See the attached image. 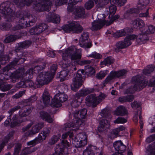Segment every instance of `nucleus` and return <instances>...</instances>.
<instances>
[{
	"instance_id": "obj_33",
	"label": "nucleus",
	"mask_w": 155,
	"mask_h": 155,
	"mask_svg": "<svg viewBox=\"0 0 155 155\" xmlns=\"http://www.w3.org/2000/svg\"><path fill=\"white\" fill-rule=\"evenodd\" d=\"M114 62V59L111 56H109L105 58L103 61L101 62L102 65L108 66L113 64Z\"/></svg>"
},
{
	"instance_id": "obj_55",
	"label": "nucleus",
	"mask_w": 155,
	"mask_h": 155,
	"mask_svg": "<svg viewBox=\"0 0 155 155\" xmlns=\"http://www.w3.org/2000/svg\"><path fill=\"white\" fill-rule=\"evenodd\" d=\"M21 148V145L20 143H17L15 146L14 155H18Z\"/></svg>"
},
{
	"instance_id": "obj_53",
	"label": "nucleus",
	"mask_w": 155,
	"mask_h": 155,
	"mask_svg": "<svg viewBox=\"0 0 155 155\" xmlns=\"http://www.w3.org/2000/svg\"><path fill=\"white\" fill-rule=\"evenodd\" d=\"M73 2H71V0H69V2L68 4L67 9L68 11L69 12H71L74 11V6L75 4H74Z\"/></svg>"
},
{
	"instance_id": "obj_18",
	"label": "nucleus",
	"mask_w": 155,
	"mask_h": 155,
	"mask_svg": "<svg viewBox=\"0 0 155 155\" xmlns=\"http://www.w3.org/2000/svg\"><path fill=\"white\" fill-rule=\"evenodd\" d=\"M140 12L139 9L136 8H129L124 13L126 19L131 20L134 14H138Z\"/></svg>"
},
{
	"instance_id": "obj_52",
	"label": "nucleus",
	"mask_w": 155,
	"mask_h": 155,
	"mask_svg": "<svg viewBox=\"0 0 155 155\" xmlns=\"http://www.w3.org/2000/svg\"><path fill=\"white\" fill-rule=\"evenodd\" d=\"M73 99L71 102V104L72 107H78L79 105V102L77 100V97L75 96V95L73 96Z\"/></svg>"
},
{
	"instance_id": "obj_16",
	"label": "nucleus",
	"mask_w": 155,
	"mask_h": 155,
	"mask_svg": "<svg viewBox=\"0 0 155 155\" xmlns=\"http://www.w3.org/2000/svg\"><path fill=\"white\" fill-rule=\"evenodd\" d=\"M85 101L86 104L88 106H91L94 107L98 104L95 94H91L87 96L85 98Z\"/></svg>"
},
{
	"instance_id": "obj_42",
	"label": "nucleus",
	"mask_w": 155,
	"mask_h": 155,
	"mask_svg": "<svg viewBox=\"0 0 155 155\" xmlns=\"http://www.w3.org/2000/svg\"><path fill=\"white\" fill-rule=\"evenodd\" d=\"M142 90V88H128L124 91V94H133L135 91H139Z\"/></svg>"
},
{
	"instance_id": "obj_22",
	"label": "nucleus",
	"mask_w": 155,
	"mask_h": 155,
	"mask_svg": "<svg viewBox=\"0 0 155 155\" xmlns=\"http://www.w3.org/2000/svg\"><path fill=\"white\" fill-rule=\"evenodd\" d=\"M113 146L116 151L120 153L124 152L126 148L121 140L115 142L113 143Z\"/></svg>"
},
{
	"instance_id": "obj_25",
	"label": "nucleus",
	"mask_w": 155,
	"mask_h": 155,
	"mask_svg": "<svg viewBox=\"0 0 155 155\" xmlns=\"http://www.w3.org/2000/svg\"><path fill=\"white\" fill-rule=\"evenodd\" d=\"M67 58L68 56L65 54V53H63L62 56L63 60L59 63V65L63 68L65 69L71 65V64L70 61L67 60Z\"/></svg>"
},
{
	"instance_id": "obj_31",
	"label": "nucleus",
	"mask_w": 155,
	"mask_h": 155,
	"mask_svg": "<svg viewBox=\"0 0 155 155\" xmlns=\"http://www.w3.org/2000/svg\"><path fill=\"white\" fill-rule=\"evenodd\" d=\"M12 26L11 23L8 21L2 22L0 24V29L3 31H9Z\"/></svg>"
},
{
	"instance_id": "obj_13",
	"label": "nucleus",
	"mask_w": 155,
	"mask_h": 155,
	"mask_svg": "<svg viewBox=\"0 0 155 155\" xmlns=\"http://www.w3.org/2000/svg\"><path fill=\"white\" fill-rule=\"evenodd\" d=\"M87 137L83 133L77 134L74 139H72V143L76 147H80L87 144Z\"/></svg>"
},
{
	"instance_id": "obj_56",
	"label": "nucleus",
	"mask_w": 155,
	"mask_h": 155,
	"mask_svg": "<svg viewBox=\"0 0 155 155\" xmlns=\"http://www.w3.org/2000/svg\"><path fill=\"white\" fill-rule=\"evenodd\" d=\"M106 75L105 72L101 71L96 74V77L98 79H101L105 77Z\"/></svg>"
},
{
	"instance_id": "obj_20",
	"label": "nucleus",
	"mask_w": 155,
	"mask_h": 155,
	"mask_svg": "<svg viewBox=\"0 0 155 155\" xmlns=\"http://www.w3.org/2000/svg\"><path fill=\"white\" fill-rule=\"evenodd\" d=\"M85 13V9L83 6H77L75 8L73 14L77 18H82L84 16Z\"/></svg>"
},
{
	"instance_id": "obj_27",
	"label": "nucleus",
	"mask_w": 155,
	"mask_h": 155,
	"mask_svg": "<svg viewBox=\"0 0 155 155\" xmlns=\"http://www.w3.org/2000/svg\"><path fill=\"white\" fill-rule=\"evenodd\" d=\"M15 131H12L9 132V134L6 136L1 144L0 145V152L1 151L2 148L5 145V143L8 142V141L10 139V138H12L14 134Z\"/></svg>"
},
{
	"instance_id": "obj_23",
	"label": "nucleus",
	"mask_w": 155,
	"mask_h": 155,
	"mask_svg": "<svg viewBox=\"0 0 155 155\" xmlns=\"http://www.w3.org/2000/svg\"><path fill=\"white\" fill-rule=\"evenodd\" d=\"M69 51L66 50L64 52L65 54L67 56L69 55H71V61H76L77 60L80 59L81 57V54L78 51H76L73 54L69 52Z\"/></svg>"
},
{
	"instance_id": "obj_5",
	"label": "nucleus",
	"mask_w": 155,
	"mask_h": 155,
	"mask_svg": "<svg viewBox=\"0 0 155 155\" xmlns=\"http://www.w3.org/2000/svg\"><path fill=\"white\" fill-rule=\"evenodd\" d=\"M57 68V66L55 64L52 65L51 67V70L53 73H55ZM54 78V74L49 71H44L41 72L38 76L37 80L38 84L42 86L50 82Z\"/></svg>"
},
{
	"instance_id": "obj_28",
	"label": "nucleus",
	"mask_w": 155,
	"mask_h": 155,
	"mask_svg": "<svg viewBox=\"0 0 155 155\" xmlns=\"http://www.w3.org/2000/svg\"><path fill=\"white\" fill-rule=\"evenodd\" d=\"M48 19L49 22L57 24L60 22V16L59 15L53 14L48 16Z\"/></svg>"
},
{
	"instance_id": "obj_1",
	"label": "nucleus",
	"mask_w": 155,
	"mask_h": 155,
	"mask_svg": "<svg viewBox=\"0 0 155 155\" xmlns=\"http://www.w3.org/2000/svg\"><path fill=\"white\" fill-rule=\"evenodd\" d=\"M31 43L32 42L30 40H25L18 43L15 50L9 51L8 55L10 57L9 59L13 55H15V57L12 61L3 68V74H5L6 77H4L2 79H0V87H12L11 85L8 84L5 82L3 80V79L7 80L9 78L14 82H15L18 79L24 78L30 80L33 78L34 73H38L44 69L45 66L44 65L43 66L38 65L34 68H30L25 73V70L24 67L19 68L13 72L11 71L15 69V67L17 64H23L25 61V58H22L23 54L20 50L28 48Z\"/></svg>"
},
{
	"instance_id": "obj_17",
	"label": "nucleus",
	"mask_w": 155,
	"mask_h": 155,
	"mask_svg": "<svg viewBox=\"0 0 155 155\" xmlns=\"http://www.w3.org/2000/svg\"><path fill=\"white\" fill-rule=\"evenodd\" d=\"M94 89L91 88H84L77 93L75 96L77 99H79L80 97H84L94 91Z\"/></svg>"
},
{
	"instance_id": "obj_43",
	"label": "nucleus",
	"mask_w": 155,
	"mask_h": 155,
	"mask_svg": "<svg viewBox=\"0 0 155 155\" xmlns=\"http://www.w3.org/2000/svg\"><path fill=\"white\" fill-rule=\"evenodd\" d=\"M20 108V104L17 106H15L9 110L8 113L10 114L9 116L8 117L7 119L9 120L10 121H11V118L13 113L15 111L18 110Z\"/></svg>"
},
{
	"instance_id": "obj_21",
	"label": "nucleus",
	"mask_w": 155,
	"mask_h": 155,
	"mask_svg": "<svg viewBox=\"0 0 155 155\" xmlns=\"http://www.w3.org/2000/svg\"><path fill=\"white\" fill-rule=\"evenodd\" d=\"M110 126V123L107 120L103 119L100 122L98 128L99 132H102L108 128Z\"/></svg>"
},
{
	"instance_id": "obj_32",
	"label": "nucleus",
	"mask_w": 155,
	"mask_h": 155,
	"mask_svg": "<svg viewBox=\"0 0 155 155\" xmlns=\"http://www.w3.org/2000/svg\"><path fill=\"white\" fill-rule=\"evenodd\" d=\"M55 96L57 100H58L61 103L65 102L68 99L67 95L63 93L60 92L56 94Z\"/></svg>"
},
{
	"instance_id": "obj_7",
	"label": "nucleus",
	"mask_w": 155,
	"mask_h": 155,
	"mask_svg": "<svg viewBox=\"0 0 155 155\" xmlns=\"http://www.w3.org/2000/svg\"><path fill=\"white\" fill-rule=\"evenodd\" d=\"M131 82L134 85L133 87H137V86H139L138 87H146L147 85L148 87H155V79L152 82L150 81L149 84L147 80L143 78V77L140 75H137L133 77Z\"/></svg>"
},
{
	"instance_id": "obj_24",
	"label": "nucleus",
	"mask_w": 155,
	"mask_h": 155,
	"mask_svg": "<svg viewBox=\"0 0 155 155\" xmlns=\"http://www.w3.org/2000/svg\"><path fill=\"white\" fill-rule=\"evenodd\" d=\"M133 31V29L132 28L126 27L117 31L116 32V35L118 37H121L125 36L128 35L129 33L132 32Z\"/></svg>"
},
{
	"instance_id": "obj_41",
	"label": "nucleus",
	"mask_w": 155,
	"mask_h": 155,
	"mask_svg": "<svg viewBox=\"0 0 155 155\" xmlns=\"http://www.w3.org/2000/svg\"><path fill=\"white\" fill-rule=\"evenodd\" d=\"M92 25L93 29L95 30L101 29L103 26L101 21L98 22L96 21H94L92 23Z\"/></svg>"
},
{
	"instance_id": "obj_64",
	"label": "nucleus",
	"mask_w": 155,
	"mask_h": 155,
	"mask_svg": "<svg viewBox=\"0 0 155 155\" xmlns=\"http://www.w3.org/2000/svg\"><path fill=\"white\" fill-rule=\"evenodd\" d=\"M131 106L134 109H137L140 107V104L137 101H135L134 102L131 103Z\"/></svg>"
},
{
	"instance_id": "obj_30",
	"label": "nucleus",
	"mask_w": 155,
	"mask_h": 155,
	"mask_svg": "<svg viewBox=\"0 0 155 155\" xmlns=\"http://www.w3.org/2000/svg\"><path fill=\"white\" fill-rule=\"evenodd\" d=\"M44 124L40 123L34 126L30 131V134H34L39 132L40 130L44 127Z\"/></svg>"
},
{
	"instance_id": "obj_61",
	"label": "nucleus",
	"mask_w": 155,
	"mask_h": 155,
	"mask_svg": "<svg viewBox=\"0 0 155 155\" xmlns=\"http://www.w3.org/2000/svg\"><path fill=\"white\" fill-rule=\"evenodd\" d=\"M45 138L46 137L45 136H44V134L41 132L39 134L37 138L35 139H37V141L39 143L45 140Z\"/></svg>"
},
{
	"instance_id": "obj_29",
	"label": "nucleus",
	"mask_w": 155,
	"mask_h": 155,
	"mask_svg": "<svg viewBox=\"0 0 155 155\" xmlns=\"http://www.w3.org/2000/svg\"><path fill=\"white\" fill-rule=\"evenodd\" d=\"M68 71L63 70L57 73V78H60L61 82L67 79Z\"/></svg>"
},
{
	"instance_id": "obj_19",
	"label": "nucleus",
	"mask_w": 155,
	"mask_h": 155,
	"mask_svg": "<svg viewBox=\"0 0 155 155\" xmlns=\"http://www.w3.org/2000/svg\"><path fill=\"white\" fill-rule=\"evenodd\" d=\"M33 2V0H14L16 7L21 9L25 6H29Z\"/></svg>"
},
{
	"instance_id": "obj_4",
	"label": "nucleus",
	"mask_w": 155,
	"mask_h": 155,
	"mask_svg": "<svg viewBox=\"0 0 155 155\" xmlns=\"http://www.w3.org/2000/svg\"><path fill=\"white\" fill-rule=\"evenodd\" d=\"M95 72L94 68L89 65L85 66L84 70H78L73 80V87H80L83 83V79L94 75Z\"/></svg>"
},
{
	"instance_id": "obj_46",
	"label": "nucleus",
	"mask_w": 155,
	"mask_h": 155,
	"mask_svg": "<svg viewBox=\"0 0 155 155\" xmlns=\"http://www.w3.org/2000/svg\"><path fill=\"white\" fill-rule=\"evenodd\" d=\"M116 10V7L114 5L109 6V11L108 10H107L108 12V14L109 13V15L108 17L110 18L111 15H114L115 14Z\"/></svg>"
},
{
	"instance_id": "obj_45",
	"label": "nucleus",
	"mask_w": 155,
	"mask_h": 155,
	"mask_svg": "<svg viewBox=\"0 0 155 155\" xmlns=\"http://www.w3.org/2000/svg\"><path fill=\"white\" fill-rule=\"evenodd\" d=\"M17 39V36L16 35H11L5 38V41L6 43H8L15 41Z\"/></svg>"
},
{
	"instance_id": "obj_62",
	"label": "nucleus",
	"mask_w": 155,
	"mask_h": 155,
	"mask_svg": "<svg viewBox=\"0 0 155 155\" xmlns=\"http://www.w3.org/2000/svg\"><path fill=\"white\" fill-rule=\"evenodd\" d=\"M83 155H94V153L93 150L90 148H88L84 151Z\"/></svg>"
},
{
	"instance_id": "obj_57",
	"label": "nucleus",
	"mask_w": 155,
	"mask_h": 155,
	"mask_svg": "<svg viewBox=\"0 0 155 155\" xmlns=\"http://www.w3.org/2000/svg\"><path fill=\"white\" fill-rule=\"evenodd\" d=\"M119 132L118 128L114 129L111 133V138H114L115 137H116L118 136Z\"/></svg>"
},
{
	"instance_id": "obj_6",
	"label": "nucleus",
	"mask_w": 155,
	"mask_h": 155,
	"mask_svg": "<svg viewBox=\"0 0 155 155\" xmlns=\"http://www.w3.org/2000/svg\"><path fill=\"white\" fill-rule=\"evenodd\" d=\"M16 8L14 4L9 2H6L0 5V12L5 17L11 18L15 15Z\"/></svg>"
},
{
	"instance_id": "obj_3",
	"label": "nucleus",
	"mask_w": 155,
	"mask_h": 155,
	"mask_svg": "<svg viewBox=\"0 0 155 155\" xmlns=\"http://www.w3.org/2000/svg\"><path fill=\"white\" fill-rule=\"evenodd\" d=\"M17 17L19 18V24L12 28L13 31L19 30L33 25L37 21V17L35 15L31 14L25 12H23L19 10L16 13Z\"/></svg>"
},
{
	"instance_id": "obj_49",
	"label": "nucleus",
	"mask_w": 155,
	"mask_h": 155,
	"mask_svg": "<svg viewBox=\"0 0 155 155\" xmlns=\"http://www.w3.org/2000/svg\"><path fill=\"white\" fill-rule=\"evenodd\" d=\"M101 114L102 117H109L110 118H111L110 111L107 109H104L102 110L101 112Z\"/></svg>"
},
{
	"instance_id": "obj_14",
	"label": "nucleus",
	"mask_w": 155,
	"mask_h": 155,
	"mask_svg": "<svg viewBox=\"0 0 155 155\" xmlns=\"http://www.w3.org/2000/svg\"><path fill=\"white\" fill-rule=\"evenodd\" d=\"M20 107L21 109L19 112V116L21 117H25L28 116L33 108L32 106L28 105L23 102L20 104Z\"/></svg>"
},
{
	"instance_id": "obj_59",
	"label": "nucleus",
	"mask_w": 155,
	"mask_h": 155,
	"mask_svg": "<svg viewBox=\"0 0 155 155\" xmlns=\"http://www.w3.org/2000/svg\"><path fill=\"white\" fill-rule=\"evenodd\" d=\"M106 97L107 95L105 94L102 93H100L99 95L97 97H97V101L98 102V104L102 100H104Z\"/></svg>"
},
{
	"instance_id": "obj_54",
	"label": "nucleus",
	"mask_w": 155,
	"mask_h": 155,
	"mask_svg": "<svg viewBox=\"0 0 155 155\" xmlns=\"http://www.w3.org/2000/svg\"><path fill=\"white\" fill-rule=\"evenodd\" d=\"M89 57L93 58L96 59H100L102 57V55L96 51L92 52V53L89 55L88 56Z\"/></svg>"
},
{
	"instance_id": "obj_11",
	"label": "nucleus",
	"mask_w": 155,
	"mask_h": 155,
	"mask_svg": "<svg viewBox=\"0 0 155 155\" xmlns=\"http://www.w3.org/2000/svg\"><path fill=\"white\" fill-rule=\"evenodd\" d=\"M71 144L67 140H63L61 143L56 145L55 149V153L53 155H63L68 153V148L67 146L70 147Z\"/></svg>"
},
{
	"instance_id": "obj_26",
	"label": "nucleus",
	"mask_w": 155,
	"mask_h": 155,
	"mask_svg": "<svg viewBox=\"0 0 155 155\" xmlns=\"http://www.w3.org/2000/svg\"><path fill=\"white\" fill-rule=\"evenodd\" d=\"M40 116L44 120L49 123L53 122V120L51 116L47 112L41 111L40 112Z\"/></svg>"
},
{
	"instance_id": "obj_58",
	"label": "nucleus",
	"mask_w": 155,
	"mask_h": 155,
	"mask_svg": "<svg viewBox=\"0 0 155 155\" xmlns=\"http://www.w3.org/2000/svg\"><path fill=\"white\" fill-rule=\"evenodd\" d=\"M127 121V120L122 117H118L114 121L115 124L124 123Z\"/></svg>"
},
{
	"instance_id": "obj_10",
	"label": "nucleus",
	"mask_w": 155,
	"mask_h": 155,
	"mask_svg": "<svg viewBox=\"0 0 155 155\" xmlns=\"http://www.w3.org/2000/svg\"><path fill=\"white\" fill-rule=\"evenodd\" d=\"M80 114L79 111H75L74 113V115L75 118L73 119V120L72 122L67 123L65 124V130L71 127H78L83 125L84 123L82 120V117Z\"/></svg>"
},
{
	"instance_id": "obj_35",
	"label": "nucleus",
	"mask_w": 155,
	"mask_h": 155,
	"mask_svg": "<svg viewBox=\"0 0 155 155\" xmlns=\"http://www.w3.org/2000/svg\"><path fill=\"white\" fill-rule=\"evenodd\" d=\"M127 41L125 38L124 41H121L117 42L116 44V46L118 49H123L129 46L130 45H129V44L127 43Z\"/></svg>"
},
{
	"instance_id": "obj_60",
	"label": "nucleus",
	"mask_w": 155,
	"mask_h": 155,
	"mask_svg": "<svg viewBox=\"0 0 155 155\" xmlns=\"http://www.w3.org/2000/svg\"><path fill=\"white\" fill-rule=\"evenodd\" d=\"M74 135L73 132L70 130L64 134L62 136V138L63 139L66 138L68 136H69L70 138H72Z\"/></svg>"
},
{
	"instance_id": "obj_38",
	"label": "nucleus",
	"mask_w": 155,
	"mask_h": 155,
	"mask_svg": "<svg viewBox=\"0 0 155 155\" xmlns=\"http://www.w3.org/2000/svg\"><path fill=\"white\" fill-rule=\"evenodd\" d=\"M10 57L8 55H4L0 57V69L1 65H4L7 63L9 60Z\"/></svg>"
},
{
	"instance_id": "obj_9",
	"label": "nucleus",
	"mask_w": 155,
	"mask_h": 155,
	"mask_svg": "<svg viewBox=\"0 0 155 155\" xmlns=\"http://www.w3.org/2000/svg\"><path fill=\"white\" fill-rule=\"evenodd\" d=\"M127 71L124 69H120L117 71H112L104 80L106 84L110 83L112 81L117 78H125Z\"/></svg>"
},
{
	"instance_id": "obj_15",
	"label": "nucleus",
	"mask_w": 155,
	"mask_h": 155,
	"mask_svg": "<svg viewBox=\"0 0 155 155\" xmlns=\"http://www.w3.org/2000/svg\"><path fill=\"white\" fill-rule=\"evenodd\" d=\"M48 25L45 23H41L32 27L29 30L31 35H38L48 29Z\"/></svg>"
},
{
	"instance_id": "obj_2",
	"label": "nucleus",
	"mask_w": 155,
	"mask_h": 155,
	"mask_svg": "<svg viewBox=\"0 0 155 155\" xmlns=\"http://www.w3.org/2000/svg\"><path fill=\"white\" fill-rule=\"evenodd\" d=\"M132 27L134 29H139L141 33L138 35L133 34L127 36L125 38L127 41L129 45H131L132 42L130 40L136 39L138 44L141 45L148 41L149 38L148 34L143 33L142 31H144L145 28L144 21L140 18L132 20L131 22ZM146 31V30H144Z\"/></svg>"
},
{
	"instance_id": "obj_44",
	"label": "nucleus",
	"mask_w": 155,
	"mask_h": 155,
	"mask_svg": "<svg viewBox=\"0 0 155 155\" xmlns=\"http://www.w3.org/2000/svg\"><path fill=\"white\" fill-rule=\"evenodd\" d=\"M37 97L35 95L31 96L28 99H27L23 102L24 103H25L27 104L29 106H31V104L32 103L34 102L36 100Z\"/></svg>"
},
{
	"instance_id": "obj_63",
	"label": "nucleus",
	"mask_w": 155,
	"mask_h": 155,
	"mask_svg": "<svg viewBox=\"0 0 155 155\" xmlns=\"http://www.w3.org/2000/svg\"><path fill=\"white\" fill-rule=\"evenodd\" d=\"M81 41L83 42H85L86 41L88 40L89 38V35L87 33H83L81 35Z\"/></svg>"
},
{
	"instance_id": "obj_39",
	"label": "nucleus",
	"mask_w": 155,
	"mask_h": 155,
	"mask_svg": "<svg viewBox=\"0 0 155 155\" xmlns=\"http://www.w3.org/2000/svg\"><path fill=\"white\" fill-rule=\"evenodd\" d=\"M142 32L143 33H146L148 34V35L154 33L155 32V27H154L152 25H150L148 26H146L144 30Z\"/></svg>"
},
{
	"instance_id": "obj_48",
	"label": "nucleus",
	"mask_w": 155,
	"mask_h": 155,
	"mask_svg": "<svg viewBox=\"0 0 155 155\" xmlns=\"http://www.w3.org/2000/svg\"><path fill=\"white\" fill-rule=\"evenodd\" d=\"M94 5V3L92 0H88L85 4L84 7L87 10H90Z\"/></svg>"
},
{
	"instance_id": "obj_51",
	"label": "nucleus",
	"mask_w": 155,
	"mask_h": 155,
	"mask_svg": "<svg viewBox=\"0 0 155 155\" xmlns=\"http://www.w3.org/2000/svg\"><path fill=\"white\" fill-rule=\"evenodd\" d=\"M60 137L61 135L59 134L53 135L49 142V143L51 145L54 144L57 142Z\"/></svg>"
},
{
	"instance_id": "obj_8",
	"label": "nucleus",
	"mask_w": 155,
	"mask_h": 155,
	"mask_svg": "<svg viewBox=\"0 0 155 155\" xmlns=\"http://www.w3.org/2000/svg\"><path fill=\"white\" fill-rule=\"evenodd\" d=\"M68 24L63 26V30L66 33H70L72 31L75 33H81L83 31V28L78 22L74 21H68Z\"/></svg>"
},
{
	"instance_id": "obj_12",
	"label": "nucleus",
	"mask_w": 155,
	"mask_h": 155,
	"mask_svg": "<svg viewBox=\"0 0 155 155\" xmlns=\"http://www.w3.org/2000/svg\"><path fill=\"white\" fill-rule=\"evenodd\" d=\"M51 4L50 0H41V2L34 4V6L38 12H42L45 11L48 12Z\"/></svg>"
},
{
	"instance_id": "obj_37",
	"label": "nucleus",
	"mask_w": 155,
	"mask_h": 155,
	"mask_svg": "<svg viewBox=\"0 0 155 155\" xmlns=\"http://www.w3.org/2000/svg\"><path fill=\"white\" fill-rule=\"evenodd\" d=\"M155 69V66L152 64L148 65L146 68L143 69V74L147 75L150 74L153 72Z\"/></svg>"
},
{
	"instance_id": "obj_36",
	"label": "nucleus",
	"mask_w": 155,
	"mask_h": 155,
	"mask_svg": "<svg viewBox=\"0 0 155 155\" xmlns=\"http://www.w3.org/2000/svg\"><path fill=\"white\" fill-rule=\"evenodd\" d=\"M150 3V0H139L138 6L137 8L139 9V11L142 10L147 6Z\"/></svg>"
},
{
	"instance_id": "obj_40",
	"label": "nucleus",
	"mask_w": 155,
	"mask_h": 155,
	"mask_svg": "<svg viewBox=\"0 0 155 155\" xmlns=\"http://www.w3.org/2000/svg\"><path fill=\"white\" fill-rule=\"evenodd\" d=\"M127 113V110L124 106H120L117 109V114L118 115L123 116L126 114Z\"/></svg>"
},
{
	"instance_id": "obj_50",
	"label": "nucleus",
	"mask_w": 155,
	"mask_h": 155,
	"mask_svg": "<svg viewBox=\"0 0 155 155\" xmlns=\"http://www.w3.org/2000/svg\"><path fill=\"white\" fill-rule=\"evenodd\" d=\"M146 153L147 155H155V148L149 145L147 149Z\"/></svg>"
},
{
	"instance_id": "obj_34",
	"label": "nucleus",
	"mask_w": 155,
	"mask_h": 155,
	"mask_svg": "<svg viewBox=\"0 0 155 155\" xmlns=\"http://www.w3.org/2000/svg\"><path fill=\"white\" fill-rule=\"evenodd\" d=\"M42 99L44 104L45 105H47L50 101V95L48 91H45L42 96Z\"/></svg>"
},
{
	"instance_id": "obj_47",
	"label": "nucleus",
	"mask_w": 155,
	"mask_h": 155,
	"mask_svg": "<svg viewBox=\"0 0 155 155\" xmlns=\"http://www.w3.org/2000/svg\"><path fill=\"white\" fill-rule=\"evenodd\" d=\"M51 107H58L61 106V104L58 100H57V98L55 96L54 98L51 101Z\"/></svg>"
}]
</instances>
